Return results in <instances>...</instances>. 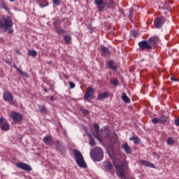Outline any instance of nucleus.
<instances>
[{"mask_svg": "<svg viewBox=\"0 0 179 179\" xmlns=\"http://www.w3.org/2000/svg\"><path fill=\"white\" fill-rule=\"evenodd\" d=\"M166 143L168 145H174V138H173L171 137H168V138L166 140Z\"/></svg>", "mask_w": 179, "mask_h": 179, "instance_id": "33", "label": "nucleus"}, {"mask_svg": "<svg viewBox=\"0 0 179 179\" xmlns=\"http://www.w3.org/2000/svg\"><path fill=\"white\" fill-rule=\"evenodd\" d=\"M109 2L110 3V5H113V3H114V1H113V0H110Z\"/></svg>", "mask_w": 179, "mask_h": 179, "instance_id": "53", "label": "nucleus"}, {"mask_svg": "<svg viewBox=\"0 0 179 179\" xmlns=\"http://www.w3.org/2000/svg\"><path fill=\"white\" fill-rule=\"evenodd\" d=\"M73 155L75 157L76 162L77 163L78 167H81L83 169H87V164L85 162V159L83 158V155L80 152V151L74 149Z\"/></svg>", "mask_w": 179, "mask_h": 179, "instance_id": "4", "label": "nucleus"}, {"mask_svg": "<svg viewBox=\"0 0 179 179\" xmlns=\"http://www.w3.org/2000/svg\"><path fill=\"white\" fill-rule=\"evenodd\" d=\"M55 99H54V96H50V101H55Z\"/></svg>", "mask_w": 179, "mask_h": 179, "instance_id": "52", "label": "nucleus"}, {"mask_svg": "<svg viewBox=\"0 0 179 179\" xmlns=\"http://www.w3.org/2000/svg\"><path fill=\"white\" fill-rule=\"evenodd\" d=\"M69 85L70 89H75V87L76 86V85H75L74 83L72 81L69 82Z\"/></svg>", "mask_w": 179, "mask_h": 179, "instance_id": "42", "label": "nucleus"}, {"mask_svg": "<svg viewBox=\"0 0 179 179\" xmlns=\"http://www.w3.org/2000/svg\"><path fill=\"white\" fill-rule=\"evenodd\" d=\"M140 163L142 164H144L145 167H152V169H155V164L150 163V162L145 161V160H141L140 161Z\"/></svg>", "mask_w": 179, "mask_h": 179, "instance_id": "25", "label": "nucleus"}, {"mask_svg": "<svg viewBox=\"0 0 179 179\" xmlns=\"http://www.w3.org/2000/svg\"><path fill=\"white\" fill-rule=\"evenodd\" d=\"M94 89L92 87H88L84 95L85 100H93L94 99Z\"/></svg>", "mask_w": 179, "mask_h": 179, "instance_id": "5", "label": "nucleus"}, {"mask_svg": "<svg viewBox=\"0 0 179 179\" xmlns=\"http://www.w3.org/2000/svg\"><path fill=\"white\" fill-rule=\"evenodd\" d=\"M38 107L39 113H41V114H44L47 113V108L45 106L38 105Z\"/></svg>", "mask_w": 179, "mask_h": 179, "instance_id": "28", "label": "nucleus"}, {"mask_svg": "<svg viewBox=\"0 0 179 179\" xmlns=\"http://www.w3.org/2000/svg\"><path fill=\"white\" fill-rule=\"evenodd\" d=\"M0 5L1 8H3V9H5V10L8 12V13H10V8H8V6L6 5V3H5V2L1 3Z\"/></svg>", "mask_w": 179, "mask_h": 179, "instance_id": "29", "label": "nucleus"}, {"mask_svg": "<svg viewBox=\"0 0 179 179\" xmlns=\"http://www.w3.org/2000/svg\"><path fill=\"white\" fill-rule=\"evenodd\" d=\"M103 167L107 171H110L111 174H114V171H111L113 169V164L111 162L109 161L103 162Z\"/></svg>", "mask_w": 179, "mask_h": 179, "instance_id": "16", "label": "nucleus"}, {"mask_svg": "<svg viewBox=\"0 0 179 179\" xmlns=\"http://www.w3.org/2000/svg\"><path fill=\"white\" fill-rule=\"evenodd\" d=\"M130 36L131 37H134V38H136V37L138 36V31L135 30L131 31Z\"/></svg>", "mask_w": 179, "mask_h": 179, "instance_id": "34", "label": "nucleus"}, {"mask_svg": "<svg viewBox=\"0 0 179 179\" xmlns=\"http://www.w3.org/2000/svg\"><path fill=\"white\" fill-rule=\"evenodd\" d=\"M13 68H15L16 70H17V71L19 72V71H20V69L19 68H17V66H16V64H13Z\"/></svg>", "mask_w": 179, "mask_h": 179, "instance_id": "49", "label": "nucleus"}, {"mask_svg": "<svg viewBox=\"0 0 179 179\" xmlns=\"http://www.w3.org/2000/svg\"><path fill=\"white\" fill-rule=\"evenodd\" d=\"M96 139H97V141H99V142H100L101 143L102 141H101V136H96V137H95Z\"/></svg>", "mask_w": 179, "mask_h": 179, "instance_id": "48", "label": "nucleus"}, {"mask_svg": "<svg viewBox=\"0 0 179 179\" xmlns=\"http://www.w3.org/2000/svg\"><path fill=\"white\" fill-rule=\"evenodd\" d=\"M122 149L124 150L127 155H129L130 153H132V149L131 148V147H129V145L127 143L122 144Z\"/></svg>", "mask_w": 179, "mask_h": 179, "instance_id": "19", "label": "nucleus"}, {"mask_svg": "<svg viewBox=\"0 0 179 179\" xmlns=\"http://www.w3.org/2000/svg\"><path fill=\"white\" fill-rule=\"evenodd\" d=\"M110 97V94L108 92H105L103 93H100L97 96V100L99 101H103L105 99H108Z\"/></svg>", "mask_w": 179, "mask_h": 179, "instance_id": "17", "label": "nucleus"}, {"mask_svg": "<svg viewBox=\"0 0 179 179\" xmlns=\"http://www.w3.org/2000/svg\"><path fill=\"white\" fill-rule=\"evenodd\" d=\"M129 19L131 23H134V14H132L131 12H130V14L129 15Z\"/></svg>", "mask_w": 179, "mask_h": 179, "instance_id": "41", "label": "nucleus"}, {"mask_svg": "<svg viewBox=\"0 0 179 179\" xmlns=\"http://www.w3.org/2000/svg\"><path fill=\"white\" fill-rule=\"evenodd\" d=\"M175 124L177 127H179V117L175 120Z\"/></svg>", "mask_w": 179, "mask_h": 179, "instance_id": "47", "label": "nucleus"}, {"mask_svg": "<svg viewBox=\"0 0 179 179\" xmlns=\"http://www.w3.org/2000/svg\"><path fill=\"white\" fill-rule=\"evenodd\" d=\"M148 43L150 44V46L151 47V49L153 48L155 45H157L158 43H160V39L159 38V36H152L150 38H148Z\"/></svg>", "mask_w": 179, "mask_h": 179, "instance_id": "12", "label": "nucleus"}, {"mask_svg": "<svg viewBox=\"0 0 179 179\" xmlns=\"http://www.w3.org/2000/svg\"><path fill=\"white\" fill-rule=\"evenodd\" d=\"M43 89L44 92H45V93H48V90L47 89V87H43Z\"/></svg>", "mask_w": 179, "mask_h": 179, "instance_id": "50", "label": "nucleus"}, {"mask_svg": "<svg viewBox=\"0 0 179 179\" xmlns=\"http://www.w3.org/2000/svg\"><path fill=\"white\" fill-rule=\"evenodd\" d=\"M90 155L94 162H101V160H103V157H104V152L100 147H96L92 149L90 151Z\"/></svg>", "mask_w": 179, "mask_h": 179, "instance_id": "3", "label": "nucleus"}, {"mask_svg": "<svg viewBox=\"0 0 179 179\" xmlns=\"http://www.w3.org/2000/svg\"><path fill=\"white\" fill-rule=\"evenodd\" d=\"M4 101L13 104V95L9 91H5L3 94Z\"/></svg>", "mask_w": 179, "mask_h": 179, "instance_id": "11", "label": "nucleus"}, {"mask_svg": "<svg viewBox=\"0 0 179 179\" xmlns=\"http://www.w3.org/2000/svg\"><path fill=\"white\" fill-rule=\"evenodd\" d=\"M55 33H57V34H65V33H66V31H65V29H61V27H55Z\"/></svg>", "mask_w": 179, "mask_h": 179, "instance_id": "27", "label": "nucleus"}, {"mask_svg": "<svg viewBox=\"0 0 179 179\" xmlns=\"http://www.w3.org/2000/svg\"><path fill=\"white\" fill-rule=\"evenodd\" d=\"M88 29L90 34H92V33L94 31V29H93V27L92 26V24H89Z\"/></svg>", "mask_w": 179, "mask_h": 179, "instance_id": "40", "label": "nucleus"}, {"mask_svg": "<svg viewBox=\"0 0 179 179\" xmlns=\"http://www.w3.org/2000/svg\"><path fill=\"white\" fill-rule=\"evenodd\" d=\"M115 169L116 170V174L120 179H127V175L125 173L128 171V163L127 162H120V164L115 165Z\"/></svg>", "mask_w": 179, "mask_h": 179, "instance_id": "2", "label": "nucleus"}, {"mask_svg": "<svg viewBox=\"0 0 179 179\" xmlns=\"http://www.w3.org/2000/svg\"><path fill=\"white\" fill-rule=\"evenodd\" d=\"M16 0H10V2H15Z\"/></svg>", "mask_w": 179, "mask_h": 179, "instance_id": "54", "label": "nucleus"}, {"mask_svg": "<svg viewBox=\"0 0 179 179\" xmlns=\"http://www.w3.org/2000/svg\"><path fill=\"white\" fill-rule=\"evenodd\" d=\"M63 38L66 41V44H71L72 43V36L69 34H66Z\"/></svg>", "mask_w": 179, "mask_h": 179, "instance_id": "26", "label": "nucleus"}, {"mask_svg": "<svg viewBox=\"0 0 179 179\" xmlns=\"http://www.w3.org/2000/svg\"><path fill=\"white\" fill-rule=\"evenodd\" d=\"M10 117L14 122H22V120H23L22 114L17 112H11Z\"/></svg>", "mask_w": 179, "mask_h": 179, "instance_id": "10", "label": "nucleus"}, {"mask_svg": "<svg viewBox=\"0 0 179 179\" xmlns=\"http://www.w3.org/2000/svg\"><path fill=\"white\" fill-rule=\"evenodd\" d=\"M94 138H96L97 136H100V131H96L94 133Z\"/></svg>", "mask_w": 179, "mask_h": 179, "instance_id": "45", "label": "nucleus"}, {"mask_svg": "<svg viewBox=\"0 0 179 179\" xmlns=\"http://www.w3.org/2000/svg\"><path fill=\"white\" fill-rule=\"evenodd\" d=\"M10 127V125L8 123H4L1 126V129H2V131H9Z\"/></svg>", "mask_w": 179, "mask_h": 179, "instance_id": "32", "label": "nucleus"}, {"mask_svg": "<svg viewBox=\"0 0 179 179\" xmlns=\"http://www.w3.org/2000/svg\"><path fill=\"white\" fill-rule=\"evenodd\" d=\"M152 122H153V124H159V122L160 123V119H159L157 117H154L152 120Z\"/></svg>", "mask_w": 179, "mask_h": 179, "instance_id": "39", "label": "nucleus"}, {"mask_svg": "<svg viewBox=\"0 0 179 179\" xmlns=\"http://www.w3.org/2000/svg\"><path fill=\"white\" fill-rule=\"evenodd\" d=\"M122 99L124 103H127V104H129V103H131V99H129V97H128V96H127V93L125 92H123L122 94Z\"/></svg>", "mask_w": 179, "mask_h": 179, "instance_id": "24", "label": "nucleus"}, {"mask_svg": "<svg viewBox=\"0 0 179 179\" xmlns=\"http://www.w3.org/2000/svg\"><path fill=\"white\" fill-rule=\"evenodd\" d=\"M164 22H166L164 17H158L155 19L154 24L157 29H160L162 27L163 24H164Z\"/></svg>", "mask_w": 179, "mask_h": 179, "instance_id": "7", "label": "nucleus"}, {"mask_svg": "<svg viewBox=\"0 0 179 179\" xmlns=\"http://www.w3.org/2000/svg\"><path fill=\"white\" fill-rule=\"evenodd\" d=\"M4 118L3 117H1L0 118V124H2V122H3V121H4Z\"/></svg>", "mask_w": 179, "mask_h": 179, "instance_id": "51", "label": "nucleus"}, {"mask_svg": "<svg viewBox=\"0 0 179 179\" xmlns=\"http://www.w3.org/2000/svg\"><path fill=\"white\" fill-rule=\"evenodd\" d=\"M54 144L56 146L57 150L61 153V155H65L66 153V150L65 149V146L59 141V140H57Z\"/></svg>", "mask_w": 179, "mask_h": 179, "instance_id": "8", "label": "nucleus"}, {"mask_svg": "<svg viewBox=\"0 0 179 179\" xmlns=\"http://www.w3.org/2000/svg\"><path fill=\"white\" fill-rule=\"evenodd\" d=\"M173 8V2L167 1L162 6H159V9H163L164 10H169L171 12V8Z\"/></svg>", "mask_w": 179, "mask_h": 179, "instance_id": "14", "label": "nucleus"}, {"mask_svg": "<svg viewBox=\"0 0 179 179\" xmlns=\"http://www.w3.org/2000/svg\"><path fill=\"white\" fill-rule=\"evenodd\" d=\"M18 72H19L20 73H21V75H22L23 76H27V73L24 72V71H22V70H18Z\"/></svg>", "mask_w": 179, "mask_h": 179, "instance_id": "43", "label": "nucleus"}, {"mask_svg": "<svg viewBox=\"0 0 179 179\" xmlns=\"http://www.w3.org/2000/svg\"><path fill=\"white\" fill-rule=\"evenodd\" d=\"M16 166L18 167V169H21V170H24L25 171H31V166L24 162L17 163Z\"/></svg>", "mask_w": 179, "mask_h": 179, "instance_id": "13", "label": "nucleus"}, {"mask_svg": "<svg viewBox=\"0 0 179 179\" xmlns=\"http://www.w3.org/2000/svg\"><path fill=\"white\" fill-rule=\"evenodd\" d=\"M114 135H115V136H117V134H115V132H113Z\"/></svg>", "mask_w": 179, "mask_h": 179, "instance_id": "55", "label": "nucleus"}, {"mask_svg": "<svg viewBox=\"0 0 179 179\" xmlns=\"http://www.w3.org/2000/svg\"><path fill=\"white\" fill-rule=\"evenodd\" d=\"M28 55H29V57H37V51L34 50H28Z\"/></svg>", "mask_w": 179, "mask_h": 179, "instance_id": "30", "label": "nucleus"}, {"mask_svg": "<svg viewBox=\"0 0 179 179\" xmlns=\"http://www.w3.org/2000/svg\"><path fill=\"white\" fill-rule=\"evenodd\" d=\"M129 141H134V143H139L141 139L138 136H131L129 138Z\"/></svg>", "mask_w": 179, "mask_h": 179, "instance_id": "31", "label": "nucleus"}, {"mask_svg": "<svg viewBox=\"0 0 179 179\" xmlns=\"http://www.w3.org/2000/svg\"><path fill=\"white\" fill-rule=\"evenodd\" d=\"M3 22L0 19V29H3V31H7L8 34L13 33V22L12 17L9 15H4L3 17Z\"/></svg>", "mask_w": 179, "mask_h": 179, "instance_id": "1", "label": "nucleus"}, {"mask_svg": "<svg viewBox=\"0 0 179 179\" xmlns=\"http://www.w3.org/2000/svg\"><path fill=\"white\" fill-rule=\"evenodd\" d=\"M101 133L104 138H108L110 136V128L107 126L103 127L102 129H101Z\"/></svg>", "mask_w": 179, "mask_h": 179, "instance_id": "15", "label": "nucleus"}, {"mask_svg": "<svg viewBox=\"0 0 179 179\" xmlns=\"http://www.w3.org/2000/svg\"><path fill=\"white\" fill-rule=\"evenodd\" d=\"M83 113L85 115H87V114H89V110H86V109H84L83 110Z\"/></svg>", "mask_w": 179, "mask_h": 179, "instance_id": "46", "label": "nucleus"}, {"mask_svg": "<svg viewBox=\"0 0 179 179\" xmlns=\"http://www.w3.org/2000/svg\"><path fill=\"white\" fill-rule=\"evenodd\" d=\"M74 1H79V0H74Z\"/></svg>", "mask_w": 179, "mask_h": 179, "instance_id": "56", "label": "nucleus"}, {"mask_svg": "<svg viewBox=\"0 0 179 179\" xmlns=\"http://www.w3.org/2000/svg\"><path fill=\"white\" fill-rule=\"evenodd\" d=\"M101 55H108L110 54V49L106 46L101 47Z\"/></svg>", "mask_w": 179, "mask_h": 179, "instance_id": "21", "label": "nucleus"}, {"mask_svg": "<svg viewBox=\"0 0 179 179\" xmlns=\"http://www.w3.org/2000/svg\"><path fill=\"white\" fill-rule=\"evenodd\" d=\"M52 141V137H51V136L50 135H47L43 138V142H44V143H45V145H49L50 143H51Z\"/></svg>", "mask_w": 179, "mask_h": 179, "instance_id": "22", "label": "nucleus"}, {"mask_svg": "<svg viewBox=\"0 0 179 179\" xmlns=\"http://www.w3.org/2000/svg\"><path fill=\"white\" fill-rule=\"evenodd\" d=\"M38 3L40 6V8H45L46 6H48V1L47 0H38Z\"/></svg>", "mask_w": 179, "mask_h": 179, "instance_id": "23", "label": "nucleus"}, {"mask_svg": "<svg viewBox=\"0 0 179 179\" xmlns=\"http://www.w3.org/2000/svg\"><path fill=\"white\" fill-rule=\"evenodd\" d=\"M93 127L96 132H100V127L97 123H94Z\"/></svg>", "mask_w": 179, "mask_h": 179, "instance_id": "36", "label": "nucleus"}, {"mask_svg": "<svg viewBox=\"0 0 179 179\" xmlns=\"http://www.w3.org/2000/svg\"><path fill=\"white\" fill-rule=\"evenodd\" d=\"M110 83H112V85H113V86H115V87L118 86V79L117 78L111 80Z\"/></svg>", "mask_w": 179, "mask_h": 179, "instance_id": "35", "label": "nucleus"}, {"mask_svg": "<svg viewBox=\"0 0 179 179\" xmlns=\"http://www.w3.org/2000/svg\"><path fill=\"white\" fill-rule=\"evenodd\" d=\"M108 66L111 69V71H117L118 69V66L114 60H110L108 62Z\"/></svg>", "mask_w": 179, "mask_h": 179, "instance_id": "18", "label": "nucleus"}, {"mask_svg": "<svg viewBox=\"0 0 179 179\" xmlns=\"http://www.w3.org/2000/svg\"><path fill=\"white\" fill-rule=\"evenodd\" d=\"M94 2L97 5L99 12H103L106 10L107 3H105L103 0H94Z\"/></svg>", "mask_w": 179, "mask_h": 179, "instance_id": "9", "label": "nucleus"}, {"mask_svg": "<svg viewBox=\"0 0 179 179\" xmlns=\"http://www.w3.org/2000/svg\"><path fill=\"white\" fill-rule=\"evenodd\" d=\"M89 144L91 146H94V145H96V141H94V138H93L92 137H90V143H89Z\"/></svg>", "mask_w": 179, "mask_h": 179, "instance_id": "37", "label": "nucleus"}, {"mask_svg": "<svg viewBox=\"0 0 179 179\" xmlns=\"http://www.w3.org/2000/svg\"><path fill=\"white\" fill-rule=\"evenodd\" d=\"M159 115L160 124H165V122L169 121V116L164 115L163 113H159Z\"/></svg>", "mask_w": 179, "mask_h": 179, "instance_id": "20", "label": "nucleus"}, {"mask_svg": "<svg viewBox=\"0 0 179 179\" xmlns=\"http://www.w3.org/2000/svg\"><path fill=\"white\" fill-rule=\"evenodd\" d=\"M138 47L141 51H145V50H148V51H150V50H152L149 41H140L138 43Z\"/></svg>", "mask_w": 179, "mask_h": 179, "instance_id": "6", "label": "nucleus"}, {"mask_svg": "<svg viewBox=\"0 0 179 179\" xmlns=\"http://www.w3.org/2000/svg\"><path fill=\"white\" fill-rule=\"evenodd\" d=\"M53 5H56L57 6H59V5H61V0H52Z\"/></svg>", "mask_w": 179, "mask_h": 179, "instance_id": "38", "label": "nucleus"}, {"mask_svg": "<svg viewBox=\"0 0 179 179\" xmlns=\"http://www.w3.org/2000/svg\"><path fill=\"white\" fill-rule=\"evenodd\" d=\"M171 80L173 82H178V79L174 76L171 77Z\"/></svg>", "mask_w": 179, "mask_h": 179, "instance_id": "44", "label": "nucleus"}]
</instances>
